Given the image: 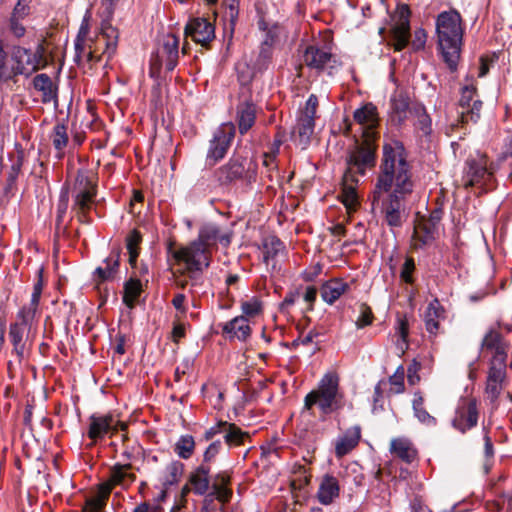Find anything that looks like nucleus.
Instances as JSON below:
<instances>
[{"mask_svg":"<svg viewBox=\"0 0 512 512\" xmlns=\"http://www.w3.org/2000/svg\"><path fill=\"white\" fill-rule=\"evenodd\" d=\"M413 187L411 166L403 144L397 140L385 143L372 204L380 208L390 227L402 225L406 217L405 200Z\"/></svg>","mask_w":512,"mask_h":512,"instance_id":"1","label":"nucleus"},{"mask_svg":"<svg viewBox=\"0 0 512 512\" xmlns=\"http://www.w3.org/2000/svg\"><path fill=\"white\" fill-rule=\"evenodd\" d=\"M232 233L215 223L203 225L198 238L187 245L168 246V254L173 259L174 275L179 274L190 279H196L199 274L210 266L212 249L220 243L228 247Z\"/></svg>","mask_w":512,"mask_h":512,"instance_id":"2","label":"nucleus"},{"mask_svg":"<svg viewBox=\"0 0 512 512\" xmlns=\"http://www.w3.org/2000/svg\"><path fill=\"white\" fill-rule=\"evenodd\" d=\"M462 18L456 10L441 12L436 19L438 48L443 61L455 71L461 53L463 28Z\"/></svg>","mask_w":512,"mask_h":512,"instance_id":"3","label":"nucleus"},{"mask_svg":"<svg viewBox=\"0 0 512 512\" xmlns=\"http://www.w3.org/2000/svg\"><path fill=\"white\" fill-rule=\"evenodd\" d=\"M482 350L491 355L485 392L491 402H495L503 389L506 378V358L508 345L496 330H489L482 340Z\"/></svg>","mask_w":512,"mask_h":512,"instance_id":"4","label":"nucleus"},{"mask_svg":"<svg viewBox=\"0 0 512 512\" xmlns=\"http://www.w3.org/2000/svg\"><path fill=\"white\" fill-rule=\"evenodd\" d=\"M318 405L323 414H330L343 407V394L339 388V376L335 372L326 373L317 389L308 393L304 399V409L311 410Z\"/></svg>","mask_w":512,"mask_h":512,"instance_id":"5","label":"nucleus"},{"mask_svg":"<svg viewBox=\"0 0 512 512\" xmlns=\"http://www.w3.org/2000/svg\"><path fill=\"white\" fill-rule=\"evenodd\" d=\"M96 193L97 185L94 171L87 168L79 169L72 187V210L83 223L90 221L88 213L95 203Z\"/></svg>","mask_w":512,"mask_h":512,"instance_id":"6","label":"nucleus"},{"mask_svg":"<svg viewBox=\"0 0 512 512\" xmlns=\"http://www.w3.org/2000/svg\"><path fill=\"white\" fill-rule=\"evenodd\" d=\"M376 140H373L372 132H368L361 141H356L348 151L346 157V179L354 180L364 176L367 170L375 165Z\"/></svg>","mask_w":512,"mask_h":512,"instance_id":"7","label":"nucleus"},{"mask_svg":"<svg viewBox=\"0 0 512 512\" xmlns=\"http://www.w3.org/2000/svg\"><path fill=\"white\" fill-rule=\"evenodd\" d=\"M495 170L492 164H488L485 154L477 152L475 155H470L465 162L462 185L465 188L476 186L485 191L491 189Z\"/></svg>","mask_w":512,"mask_h":512,"instance_id":"8","label":"nucleus"},{"mask_svg":"<svg viewBox=\"0 0 512 512\" xmlns=\"http://www.w3.org/2000/svg\"><path fill=\"white\" fill-rule=\"evenodd\" d=\"M257 163L248 155L235 154L229 162L217 171L218 180L223 183H231L235 180H243L247 184L256 181Z\"/></svg>","mask_w":512,"mask_h":512,"instance_id":"9","label":"nucleus"},{"mask_svg":"<svg viewBox=\"0 0 512 512\" xmlns=\"http://www.w3.org/2000/svg\"><path fill=\"white\" fill-rule=\"evenodd\" d=\"M35 334L34 318L31 313L26 315L18 312L17 320L10 325L9 341L13 346V352L19 359H23L29 350Z\"/></svg>","mask_w":512,"mask_h":512,"instance_id":"10","label":"nucleus"},{"mask_svg":"<svg viewBox=\"0 0 512 512\" xmlns=\"http://www.w3.org/2000/svg\"><path fill=\"white\" fill-rule=\"evenodd\" d=\"M90 18L91 12L87 10L82 19L77 37L75 39L74 47L76 62L78 64L87 63L90 67H92L93 64L100 60L101 55L98 54L97 48L94 47V39L89 36Z\"/></svg>","mask_w":512,"mask_h":512,"instance_id":"11","label":"nucleus"},{"mask_svg":"<svg viewBox=\"0 0 512 512\" xmlns=\"http://www.w3.org/2000/svg\"><path fill=\"white\" fill-rule=\"evenodd\" d=\"M318 107V98L311 94L305 103V107L300 111L297 122L292 131V137L303 148L311 140L315 127V114Z\"/></svg>","mask_w":512,"mask_h":512,"instance_id":"12","label":"nucleus"},{"mask_svg":"<svg viewBox=\"0 0 512 512\" xmlns=\"http://www.w3.org/2000/svg\"><path fill=\"white\" fill-rule=\"evenodd\" d=\"M235 136V126L231 122L223 123L213 134L207 151L206 161L213 166L226 155Z\"/></svg>","mask_w":512,"mask_h":512,"instance_id":"13","label":"nucleus"},{"mask_svg":"<svg viewBox=\"0 0 512 512\" xmlns=\"http://www.w3.org/2000/svg\"><path fill=\"white\" fill-rule=\"evenodd\" d=\"M179 39L174 34L164 36L162 44L157 49L155 57L151 59V75L162 66L167 71H172L178 63L179 56Z\"/></svg>","mask_w":512,"mask_h":512,"instance_id":"14","label":"nucleus"},{"mask_svg":"<svg viewBox=\"0 0 512 512\" xmlns=\"http://www.w3.org/2000/svg\"><path fill=\"white\" fill-rule=\"evenodd\" d=\"M117 2L118 0L101 1V16L103 17V21L101 24V38L105 44L103 54L107 55L108 58H111L114 55L118 45L119 32L110 23Z\"/></svg>","mask_w":512,"mask_h":512,"instance_id":"15","label":"nucleus"},{"mask_svg":"<svg viewBox=\"0 0 512 512\" xmlns=\"http://www.w3.org/2000/svg\"><path fill=\"white\" fill-rule=\"evenodd\" d=\"M304 62L308 67L326 71L329 75H333L340 66L338 59L331 53L329 47H319L317 44L306 48Z\"/></svg>","mask_w":512,"mask_h":512,"instance_id":"16","label":"nucleus"},{"mask_svg":"<svg viewBox=\"0 0 512 512\" xmlns=\"http://www.w3.org/2000/svg\"><path fill=\"white\" fill-rule=\"evenodd\" d=\"M478 414L477 401L475 398H461L451 421L452 427L464 434L477 425Z\"/></svg>","mask_w":512,"mask_h":512,"instance_id":"17","label":"nucleus"},{"mask_svg":"<svg viewBox=\"0 0 512 512\" xmlns=\"http://www.w3.org/2000/svg\"><path fill=\"white\" fill-rule=\"evenodd\" d=\"M482 102L477 97L476 87L472 83L464 85L459 100V118L461 123H476L480 117Z\"/></svg>","mask_w":512,"mask_h":512,"instance_id":"18","label":"nucleus"},{"mask_svg":"<svg viewBox=\"0 0 512 512\" xmlns=\"http://www.w3.org/2000/svg\"><path fill=\"white\" fill-rule=\"evenodd\" d=\"M410 14L408 5H398L393 17L395 24L392 28L393 46L396 51H401L408 44L410 37Z\"/></svg>","mask_w":512,"mask_h":512,"instance_id":"19","label":"nucleus"},{"mask_svg":"<svg viewBox=\"0 0 512 512\" xmlns=\"http://www.w3.org/2000/svg\"><path fill=\"white\" fill-rule=\"evenodd\" d=\"M12 59L15 62L14 67L10 70L12 77L15 75L29 76L39 69L42 54L40 51L33 53L29 49L15 47Z\"/></svg>","mask_w":512,"mask_h":512,"instance_id":"20","label":"nucleus"},{"mask_svg":"<svg viewBox=\"0 0 512 512\" xmlns=\"http://www.w3.org/2000/svg\"><path fill=\"white\" fill-rule=\"evenodd\" d=\"M126 425L114 418L112 414L91 415L89 418L88 437L96 442L105 435L116 433L119 429L124 430Z\"/></svg>","mask_w":512,"mask_h":512,"instance_id":"21","label":"nucleus"},{"mask_svg":"<svg viewBox=\"0 0 512 512\" xmlns=\"http://www.w3.org/2000/svg\"><path fill=\"white\" fill-rule=\"evenodd\" d=\"M185 36L190 37L195 43L203 47L215 39V27L208 19L203 17L192 18L185 26Z\"/></svg>","mask_w":512,"mask_h":512,"instance_id":"22","label":"nucleus"},{"mask_svg":"<svg viewBox=\"0 0 512 512\" xmlns=\"http://www.w3.org/2000/svg\"><path fill=\"white\" fill-rule=\"evenodd\" d=\"M136 480L130 464H116L109 472L108 480L101 484L102 494L109 496L115 486L129 487Z\"/></svg>","mask_w":512,"mask_h":512,"instance_id":"23","label":"nucleus"},{"mask_svg":"<svg viewBox=\"0 0 512 512\" xmlns=\"http://www.w3.org/2000/svg\"><path fill=\"white\" fill-rule=\"evenodd\" d=\"M439 220V216L432 215L428 219L421 217L416 221L412 238L414 248H423L434 240Z\"/></svg>","mask_w":512,"mask_h":512,"instance_id":"24","label":"nucleus"},{"mask_svg":"<svg viewBox=\"0 0 512 512\" xmlns=\"http://www.w3.org/2000/svg\"><path fill=\"white\" fill-rule=\"evenodd\" d=\"M354 119L362 125V138H365L368 132H372L373 140H377L378 132L376 126L378 124L377 109L372 103H367L354 112Z\"/></svg>","mask_w":512,"mask_h":512,"instance_id":"25","label":"nucleus"},{"mask_svg":"<svg viewBox=\"0 0 512 512\" xmlns=\"http://www.w3.org/2000/svg\"><path fill=\"white\" fill-rule=\"evenodd\" d=\"M256 105L250 100L241 101L236 108V120L239 132L245 134L255 123Z\"/></svg>","mask_w":512,"mask_h":512,"instance_id":"26","label":"nucleus"},{"mask_svg":"<svg viewBox=\"0 0 512 512\" xmlns=\"http://www.w3.org/2000/svg\"><path fill=\"white\" fill-rule=\"evenodd\" d=\"M222 332L229 339L245 341L251 334V328L245 316H237L223 325Z\"/></svg>","mask_w":512,"mask_h":512,"instance_id":"27","label":"nucleus"},{"mask_svg":"<svg viewBox=\"0 0 512 512\" xmlns=\"http://www.w3.org/2000/svg\"><path fill=\"white\" fill-rule=\"evenodd\" d=\"M339 492L338 480L330 474H325L321 479L317 492L319 502L323 505H329L339 496Z\"/></svg>","mask_w":512,"mask_h":512,"instance_id":"28","label":"nucleus"},{"mask_svg":"<svg viewBox=\"0 0 512 512\" xmlns=\"http://www.w3.org/2000/svg\"><path fill=\"white\" fill-rule=\"evenodd\" d=\"M209 473L210 466L206 464H201L190 475L189 482L195 494L204 495L207 493L210 487Z\"/></svg>","mask_w":512,"mask_h":512,"instance_id":"29","label":"nucleus"},{"mask_svg":"<svg viewBox=\"0 0 512 512\" xmlns=\"http://www.w3.org/2000/svg\"><path fill=\"white\" fill-rule=\"evenodd\" d=\"M410 105L408 95L402 91H397L391 97V110L393 114V121L401 124L406 118Z\"/></svg>","mask_w":512,"mask_h":512,"instance_id":"30","label":"nucleus"},{"mask_svg":"<svg viewBox=\"0 0 512 512\" xmlns=\"http://www.w3.org/2000/svg\"><path fill=\"white\" fill-rule=\"evenodd\" d=\"M444 310L438 300L429 303L424 314L426 330L430 334H436L439 329V321L443 317Z\"/></svg>","mask_w":512,"mask_h":512,"instance_id":"31","label":"nucleus"},{"mask_svg":"<svg viewBox=\"0 0 512 512\" xmlns=\"http://www.w3.org/2000/svg\"><path fill=\"white\" fill-rule=\"evenodd\" d=\"M284 251V244L275 236L268 237L263 243V260L266 265H272V268H276L275 259L281 255Z\"/></svg>","mask_w":512,"mask_h":512,"instance_id":"32","label":"nucleus"},{"mask_svg":"<svg viewBox=\"0 0 512 512\" xmlns=\"http://www.w3.org/2000/svg\"><path fill=\"white\" fill-rule=\"evenodd\" d=\"M348 287V284L340 279L330 280L321 288L322 299L328 304H333L345 293Z\"/></svg>","mask_w":512,"mask_h":512,"instance_id":"33","label":"nucleus"},{"mask_svg":"<svg viewBox=\"0 0 512 512\" xmlns=\"http://www.w3.org/2000/svg\"><path fill=\"white\" fill-rule=\"evenodd\" d=\"M390 451L401 460L411 463L416 457V450L406 438H395L391 441Z\"/></svg>","mask_w":512,"mask_h":512,"instance_id":"34","label":"nucleus"},{"mask_svg":"<svg viewBox=\"0 0 512 512\" xmlns=\"http://www.w3.org/2000/svg\"><path fill=\"white\" fill-rule=\"evenodd\" d=\"M223 439L229 448L243 445L249 438L246 432H243L236 424L226 422L224 425Z\"/></svg>","mask_w":512,"mask_h":512,"instance_id":"35","label":"nucleus"},{"mask_svg":"<svg viewBox=\"0 0 512 512\" xmlns=\"http://www.w3.org/2000/svg\"><path fill=\"white\" fill-rule=\"evenodd\" d=\"M360 439V429L358 427L350 430L343 437L339 438L336 446L335 453L337 457H343L355 448Z\"/></svg>","mask_w":512,"mask_h":512,"instance_id":"36","label":"nucleus"},{"mask_svg":"<svg viewBox=\"0 0 512 512\" xmlns=\"http://www.w3.org/2000/svg\"><path fill=\"white\" fill-rule=\"evenodd\" d=\"M34 88L42 93L44 103L56 99V88L47 74H38L33 80Z\"/></svg>","mask_w":512,"mask_h":512,"instance_id":"37","label":"nucleus"},{"mask_svg":"<svg viewBox=\"0 0 512 512\" xmlns=\"http://www.w3.org/2000/svg\"><path fill=\"white\" fill-rule=\"evenodd\" d=\"M359 182V178L354 180L346 179V175H343L342 183V202L348 210H354L358 204V198L356 193V186Z\"/></svg>","mask_w":512,"mask_h":512,"instance_id":"38","label":"nucleus"},{"mask_svg":"<svg viewBox=\"0 0 512 512\" xmlns=\"http://www.w3.org/2000/svg\"><path fill=\"white\" fill-rule=\"evenodd\" d=\"M120 255L118 252H113L108 256L104 264L105 266L98 267L95 270V274L100 278L101 281L111 280L114 278L115 274L119 268Z\"/></svg>","mask_w":512,"mask_h":512,"instance_id":"39","label":"nucleus"},{"mask_svg":"<svg viewBox=\"0 0 512 512\" xmlns=\"http://www.w3.org/2000/svg\"><path fill=\"white\" fill-rule=\"evenodd\" d=\"M413 411L414 416L418 419L419 422L426 426H435L436 418L429 414V412L424 408V399L420 393H415L413 402Z\"/></svg>","mask_w":512,"mask_h":512,"instance_id":"40","label":"nucleus"},{"mask_svg":"<svg viewBox=\"0 0 512 512\" xmlns=\"http://www.w3.org/2000/svg\"><path fill=\"white\" fill-rule=\"evenodd\" d=\"M142 292V284L140 280L135 278H130L124 286V296L123 301L129 307L133 308L136 300L140 296Z\"/></svg>","mask_w":512,"mask_h":512,"instance_id":"41","label":"nucleus"},{"mask_svg":"<svg viewBox=\"0 0 512 512\" xmlns=\"http://www.w3.org/2000/svg\"><path fill=\"white\" fill-rule=\"evenodd\" d=\"M195 441L191 435H183L175 443L174 451L182 459H189L194 452Z\"/></svg>","mask_w":512,"mask_h":512,"instance_id":"42","label":"nucleus"},{"mask_svg":"<svg viewBox=\"0 0 512 512\" xmlns=\"http://www.w3.org/2000/svg\"><path fill=\"white\" fill-rule=\"evenodd\" d=\"M51 138L53 146L59 151V158H61L63 155L62 151L68 143L67 127L62 123H57L53 128Z\"/></svg>","mask_w":512,"mask_h":512,"instance_id":"43","label":"nucleus"},{"mask_svg":"<svg viewBox=\"0 0 512 512\" xmlns=\"http://www.w3.org/2000/svg\"><path fill=\"white\" fill-rule=\"evenodd\" d=\"M414 113L416 116L414 123L415 128L421 131L423 135H429L432 131V123L430 116L425 111V108L422 106L415 107Z\"/></svg>","mask_w":512,"mask_h":512,"instance_id":"44","label":"nucleus"},{"mask_svg":"<svg viewBox=\"0 0 512 512\" xmlns=\"http://www.w3.org/2000/svg\"><path fill=\"white\" fill-rule=\"evenodd\" d=\"M184 471V465L183 463L179 461H173L169 463L166 467V475L164 479L165 485H174L176 484Z\"/></svg>","mask_w":512,"mask_h":512,"instance_id":"45","label":"nucleus"},{"mask_svg":"<svg viewBox=\"0 0 512 512\" xmlns=\"http://www.w3.org/2000/svg\"><path fill=\"white\" fill-rule=\"evenodd\" d=\"M395 336L397 337L396 345L402 352L408 347V321L406 318H398L397 326L395 328Z\"/></svg>","mask_w":512,"mask_h":512,"instance_id":"46","label":"nucleus"},{"mask_svg":"<svg viewBox=\"0 0 512 512\" xmlns=\"http://www.w3.org/2000/svg\"><path fill=\"white\" fill-rule=\"evenodd\" d=\"M141 242V235L136 230L129 233L126 238V248L129 253V262L131 265L136 263L138 257V245Z\"/></svg>","mask_w":512,"mask_h":512,"instance_id":"47","label":"nucleus"},{"mask_svg":"<svg viewBox=\"0 0 512 512\" xmlns=\"http://www.w3.org/2000/svg\"><path fill=\"white\" fill-rule=\"evenodd\" d=\"M42 293V282L38 281L33 288V293L31 295L30 303L27 306H24L19 313L26 315L27 312L31 313V317L35 318V314L37 312L39 301Z\"/></svg>","mask_w":512,"mask_h":512,"instance_id":"48","label":"nucleus"},{"mask_svg":"<svg viewBox=\"0 0 512 512\" xmlns=\"http://www.w3.org/2000/svg\"><path fill=\"white\" fill-rule=\"evenodd\" d=\"M262 302L257 297H252L241 304V310L245 317H255L262 312Z\"/></svg>","mask_w":512,"mask_h":512,"instance_id":"49","label":"nucleus"},{"mask_svg":"<svg viewBox=\"0 0 512 512\" xmlns=\"http://www.w3.org/2000/svg\"><path fill=\"white\" fill-rule=\"evenodd\" d=\"M225 17L229 19L231 33L234 30L235 22L238 18L239 1L238 0H226L225 1Z\"/></svg>","mask_w":512,"mask_h":512,"instance_id":"50","label":"nucleus"},{"mask_svg":"<svg viewBox=\"0 0 512 512\" xmlns=\"http://www.w3.org/2000/svg\"><path fill=\"white\" fill-rule=\"evenodd\" d=\"M222 448V442L220 440L213 441L210 443V445L206 448L204 454H203V462L202 464H206L210 466V463H212L216 456L219 454L220 450Z\"/></svg>","mask_w":512,"mask_h":512,"instance_id":"51","label":"nucleus"},{"mask_svg":"<svg viewBox=\"0 0 512 512\" xmlns=\"http://www.w3.org/2000/svg\"><path fill=\"white\" fill-rule=\"evenodd\" d=\"M373 320V313L366 304H361L360 306V315L357 318L355 324L358 328H363L365 326H368L372 323Z\"/></svg>","mask_w":512,"mask_h":512,"instance_id":"52","label":"nucleus"},{"mask_svg":"<svg viewBox=\"0 0 512 512\" xmlns=\"http://www.w3.org/2000/svg\"><path fill=\"white\" fill-rule=\"evenodd\" d=\"M391 391L398 394L404 391V371L400 367L389 379Z\"/></svg>","mask_w":512,"mask_h":512,"instance_id":"53","label":"nucleus"},{"mask_svg":"<svg viewBox=\"0 0 512 512\" xmlns=\"http://www.w3.org/2000/svg\"><path fill=\"white\" fill-rule=\"evenodd\" d=\"M30 0H18L16 3L11 18L22 20L30 13L29 7Z\"/></svg>","mask_w":512,"mask_h":512,"instance_id":"54","label":"nucleus"},{"mask_svg":"<svg viewBox=\"0 0 512 512\" xmlns=\"http://www.w3.org/2000/svg\"><path fill=\"white\" fill-rule=\"evenodd\" d=\"M99 490H101V487L99 488ZM107 498L108 496L104 497L102 491H100V495L98 497L92 498L87 501L84 512H99L105 505V500Z\"/></svg>","mask_w":512,"mask_h":512,"instance_id":"55","label":"nucleus"},{"mask_svg":"<svg viewBox=\"0 0 512 512\" xmlns=\"http://www.w3.org/2000/svg\"><path fill=\"white\" fill-rule=\"evenodd\" d=\"M414 269H415L414 260L410 257H407L402 266V269H401V273H400L401 279L403 281H405L406 283H412V281H413L412 273H413Z\"/></svg>","mask_w":512,"mask_h":512,"instance_id":"56","label":"nucleus"},{"mask_svg":"<svg viewBox=\"0 0 512 512\" xmlns=\"http://www.w3.org/2000/svg\"><path fill=\"white\" fill-rule=\"evenodd\" d=\"M236 70L241 84H248L252 80L254 74L246 63L237 64Z\"/></svg>","mask_w":512,"mask_h":512,"instance_id":"57","label":"nucleus"},{"mask_svg":"<svg viewBox=\"0 0 512 512\" xmlns=\"http://www.w3.org/2000/svg\"><path fill=\"white\" fill-rule=\"evenodd\" d=\"M272 51L271 47L267 44L262 45L261 50L259 52L257 65L259 66V69L266 68L267 63L271 59Z\"/></svg>","mask_w":512,"mask_h":512,"instance_id":"58","label":"nucleus"},{"mask_svg":"<svg viewBox=\"0 0 512 512\" xmlns=\"http://www.w3.org/2000/svg\"><path fill=\"white\" fill-rule=\"evenodd\" d=\"M230 484V475L227 472H219L215 475L212 482V489H219V487H228Z\"/></svg>","mask_w":512,"mask_h":512,"instance_id":"59","label":"nucleus"},{"mask_svg":"<svg viewBox=\"0 0 512 512\" xmlns=\"http://www.w3.org/2000/svg\"><path fill=\"white\" fill-rule=\"evenodd\" d=\"M226 421H219L214 426L207 429L204 433V439L206 441L212 440L216 435L221 434L223 436L224 425Z\"/></svg>","mask_w":512,"mask_h":512,"instance_id":"60","label":"nucleus"},{"mask_svg":"<svg viewBox=\"0 0 512 512\" xmlns=\"http://www.w3.org/2000/svg\"><path fill=\"white\" fill-rule=\"evenodd\" d=\"M5 59H6V53L3 50L2 45L0 44V81L1 80H8L12 78V73L8 69V67L5 65Z\"/></svg>","mask_w":512,"mask_h":512,"instance_id":"61","label":"nucleus"},{"mask_svg":"<svg viewBox=\"0 0 512 512\" xmlns=\"http://www.w3.org/2000/svg\"><path fill=\"white\" fill-rule=\"evenodd\" d=\"M186 296L182 293H178L174 296L172 300V305L174 308L180 312L181 314H185L187 312V307L185 305Z\"/></svg>","mask_w":512,"mask_h":512,"instance_id":"62","label":"nucleus"},{"mask_svg":"<svg viewBox=\"0 0 512 512\" xmlns=\"http://www.w3.org/2000/svg\"><path fill=\"white\" fill-rule=\"evenodd\" d=\"M21 20L10 18V30L17 38L25 35V27L20 23Z\"/></svg>","mask_w":512,"mask_h":512,"instance_id":"63","label":"nucleus"},{"mask_svg":"<svg viewBox=\"0 0 512 512\" xmlns=\"http://www.w3.org/2000/svg\"><path fill=\"white\" fill-rule=\"evenodd\" d=\"M213 493L216 498L221 502H226L232 495V491L229 487H219V489H213Z\"/></svg>","mask_w":512,"mask_h":512,"instance_id":"64","label":"nucleus"}]
</instances>
